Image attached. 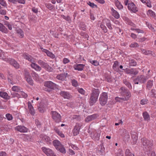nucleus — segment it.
Returning a JSON list of instances; mask_svg holds the SVG:
<instances>
[{
  "mask_svg": "<svg viewBox=\"0 0 156 156\" xmlns=\"http://www.w3.org/2000/svg\"><path fill=\"white\" fill-rule=\"evenodd\" d=\"M0 97L5 100H9L10 99V96H9L8 94L2 91H0Z\"/></svg>",
  "mask_w": 156,
  "mask_h": 156,
  "instance_id": "nucleus-23",
  "label": "nucleus"
},
{
  "mask_svg": "<svg viewBox=\"0 0 156 156\" xmlns=\"http://www.w3.org/2000/svg\"><path fill=\"white\" fill-rule=\"evenodd\" d=\"M108 98L107 93L103 92L100 95L99 100L100 104L102 106L105 105L107 103Z\"/></svg>",
  "mask_w": 156,
  "mask_h": 156,
  "instance_id": "nucleus-8",
  "label": "nucleus"
},
{
  "mask_svg": "<svg viewBox=\"0 0 156 156\" xmlns=\"http://www.w3.org/2000/svg\"><path fill=\"white\" fill-rule=\"evenodd\" d=\"M82 125L80 123H77L75 126L73 131V135L76 136L79 134L80 129Z\"/></svg>",
  "mask_w": 156,
  "mask_h": 156,
  "instance_id": "nucleus-13",
  "label": "nucleus"
},
{
  "mask_svg": "<svg viewBox=\"0 0 156 156\" xmlns=\"http://www.w3.org/2000/svg\"><path fill=\"white\" fill-rule=\"evenodd\" d=\"M147 100L143 99L140 101V104L142 105H145L147 103Z\"/></svg>",
  "mask_w": 156,
  "mask_h": 156,
  "instance_id": "nucleus-61",
  "label": "nucleus"
},
{
  "mask_svg": "<svg viewBox=\"0 0 156 156\" xmlns=\"http://www.w3.org/2000/svg\"><path fill=\"white\" fill-rule=\"evenodd\" d=\"M141 140L143 147L145 152H148L151 151L153 145V141L149 140L144 137L142 138Z\"/></svg>",
  "mask_w": 156,
  "mask_h": 156,
  "instance_id": "nucleus-3",
  "label": "nucleus"
},
{
  "mask_svg": "<svg viewBox=\"0 0 156 156\" xmlns=\"http://www.w3.org/2000/svg\"><path fill=\"white\" fill-rule=\"evenodd\" d=\"M7 58L5 53L3 52L2 50H0V59H2L5 61Z\"/></svg>",
  "mask_w": 156,
  "mask_h": 156,
  "instance_id": "nucleus-34",
  "label": "nucleus"
},
{
  "mask_svg": "<svg viewBox=\"0 0 156 156\" xmlns=\"http://www.w3.org/2000/svg\"><path fill=\"white\" fill-rule=\"evenodd\" d=\"M31 74L34 80L36 81H38L39 80L38 75L35 72L32 71Z\"/></svg>",
  "mask_w": 156,
  "mask_h": 156,
  "instance_id": "nucleus-33",
  "label": "nucleus"
},
{
  "mask_svg": "<svg viewBox=\"0 0 156 156\" xmlns=\"http://www.w3.org/2000/svg\"><path fill=\"white\" fill-rule=\"evenodd\" d=\"M138 44L136 42H134L132 43L129 46L131 48H136L138 47Z\"/></svg>",
  "mask_w": 156,
  "mask_h": 156,
  "instance_id": "nucleus-51",
  "label": "nucleus"
},
{
  "mask_svg": "<svg viewBox=\"0 0 156 156\" xmlns=\"http://www.w3.org/2000/svg\"><path fill=\"white\" fill-rule=\"evenodd\" d=\"M0 4L4 7L7 6V4L5 1L4 0H0Z\"/></svg>",
  "mask_w": 156,
  "mask_h": 156,
  "instance_id": "nucleus-57",
  "label": "nucleus"
},
{
  "mask_svg": "<svg viewBox=\"0 0 156 156\" xmlns=\"http://www.w3.org/2000/svg\"><path fill=\"white\" fill-rule=\"evenodd\" d=\"M60 94L65 99H69L72 97L69 92L65 91H62L60 93Z\"/></svg>",
  "mask_w": 156,
  "mask_h": 156,
  "instance_id": "nucleus-18",
  "label": "nucleus"
},
{
  "mask_svg": "<svg viewBox=\"0 0 156 156\" xmlns=\"http://www.w3.org/2000/svg\"><path fill=\"white\" fill-rule=\"evenodd\" d=\"M123 83L129 89H132V87L130 82H129L126 79H124L123 80Z\"/></svg>",
  "mask_w": 156,
  "mask_h": 156,
  "instance_id": "nucleus-31",
  "label": "nucleus"
},
{
  "mask_svg": "<svg viewBox=\"0 0 156 156\" xmlns=\"http://www.w3.org/2000/svg\"><path fill=\"white\" fill-rule=\"evenodd\" d=\"M46 7L50 10L52 9L54 6L51 4H47L45 5Z\"/></svg>",
  "mask_w": 156,
  "mask_h": 156,
  "instance_id": "nucleus-50",
  "label": "nucleus"
},
{
  "mask_svg": "<svg viewBox=\"0 0 156 156\" xmlns=\"http://www.w3.org/2000/svg\"><path fill=\"white\" fill-rule=\"evenodd\" d=\"M128 8L129 10H131L134 12L137 11L135 5L133 2L128 4Z\"/></svg>",
  "mask_w": 156,
  "mask_h": 156,
  "instance_id": "nucleus-19",
  "label": "nucleus"
},
{
  "mask_svg": "<svg viewBox=\"0 0 156 156\" xmlns=\"http://www.w3.org/2000/svg\"><path fill=\"white\" fill-rule=\"evenodd\" d=\"M106 80L107 82H112V78L110 76H107L106 78Z\"/></svg>",
  "mask_w": 156,
  "mask_h": 156,
  "instance_id": "nucleus-64",
  "label": "nucleus"
},
{
  "mask_svg": "<svg viewBox=\"0 0 156 156\" xmlns=\"http://www.w3.org/2000/svg\"><path fill=\"white\" fill-rule=\"evenodd\" d=\"M141 52L146 55H152V51H151L144 49H141Z\"/></svg>",
  "mask_w": 156,
  "mask_h": 156,
  "instance_id": "nucleus-29",
  "label": "nucleus"
},
{
  "mask_svg": "<svg viewBox=\"0 0 156 156\" xmlns=\"http://www.w3.org/2000/svg\"><path fill=\"white\" fill-rule=\"evenodd\" d=\"M72 119H75L77 121H80L81 120V117L79 115H73L72 118Z\"/></svg>",
  "mask_w": 156,
  "mask_h": 156,
  "instance_id": "nucleus-45",
  "label": "nucleus"
},
{
  "mask_svg": "<svg viewBox=\"0 0 156 156\" xmlns=\"http://www.w3.org/2000/svg\"><path fill=\"white\" fill-rule=\"evenodd\" d=\"M124 71L127 73L130 74H133L135 75H137L138 73V71L136 69L132 68L128 69L126 68V69H123Z\"/></svg>",
  "mask_w": 156,
  "mask_h": 156,
  "instance_id": "nucleus-14",
  "label": "nucleus"
},
{
  "mask_svg": "<svg viewBox=\"0 0 156 156\" xmlns=\"http://www.w3.org/2000/svg\"><path fill=\"white\" fill-rule=\"evenodd\" d=\"M90 62L93 65L95 66H98L99 65V62L96 60L91 61Z\"/></svg>",
  "mask_w": 156,
  "mask_h": 156,
  "instance_id": "nucleus-59",
  "label": "nucleus"
},
{
  "mask_svg": "<svg viewBox=\"0 0 156 156\" xmlns=\"http://www.w3.org/2000/svg\"><path fill=\"white\" fill-rule=\"evenodd\" d=\"M65 78V75L63 73L58 75L56 76L57 79L61 80H64Z\"/></svg>",
  "mask_w": 156,
  "mask_h": 156,
  "instance_id": "nucleus-40",
  "label": "nucleus"
},
{
  "mask_svg": "<svg viewBox=\"0 0 156 156\" xmlns=\"http://www.w3.org/2000/svg\"><path fill=\"white\" fill-rule=\"evenodd\" d=\"M16 31L20 37L22 38L24 37V33L23 31L21 29H17L16 30Z\"/></svg>",
  "mask_w": 156,
  "mask_h": 156,
  "instance_id": "nucleus-35",
  "label": "nucleus"
},
{
  "mask_svg": "<svg viewBox=\"0 0 156 156\" xmlns=\"http://www.w3.org/2000/svg\"><path fill=\"white\" fill-rule=\"evenodd\" d=\"M122 133L121 135L123 137L124 140L128 141L129 138V133L126 129H123L122 130Z\"/></svg>",
  "mask_w": 156,
  "mask_h": 156,
  "instance_id": "nucleus-15",
  "label": "nucleus"
},
{
  "mask_svg": "<svg viewBox=\"0 0 156 156\" xmlns=\"http://www.w3.org/2000/svg\"><path fill=\"white\" fill-rule=\"evenodd\" d=\"M147 79V77L144 75H139L133 80V82L135 84H137L140 83H144Z\"/></svg>",
  "mask_w": 156,
  "mask_h": 156,
  "instance_id": "nucleus-6",
  "label": "nucleus"
},
{
  "mask_svg": "<svg viewBox=\"0 0 156 156\" xmlns=\"http://www.w3.org/2000/svg\"><path fill=\"white\" fill-rule=\"evenodd\" d=\"M129 64L130 66H134L136 65V62L135 60L131 59L129 60Z\"/></svg>",
  "mask_w": 156,
  "mask_h": 156,
  "instance_id": "nucleus-43",
  "label": "nucleus"
},
{
  "mask_svg": "<svg viewBox=\"0 0 156 156\" xmlns=\"http://www.w3.org/2000/svg\"><path fill=\"white\" fill-rule=\"evenodd\" d=\"M131 137L133 140V144H135L138 139V135L136 132H132L131 133Z\"/></svg>",
  "mask_w": 156,
  "mask_h": 156,
  "instance_id": "nucleus-26",
  "label": "nucleus"
},
{
  "mask_svg": "<svg viewBox=\"0 0 156 156\" xmlns=\"http://www.w3.org/2000/svg\"><path fill=\"white\" fill-rule=\"evenodd\" d=\"M89 5L90 7H92L93 8H97L98 6L97 5L95 4H94V3L91 2L90 1H89L87 3Z\"/></svg>",
  "mask_w": 156,
  "mask_h": 156,
  "instance_id": "nucleus-52",
  "label": "nucleus"
},
{
  "mask_svg": "<svg viewBox=\"0 0 156 156\" xmlns=\"http://www.w3.org/2000/svg\"><path fill=\"white\" fill-rule=\"evenodd\" d=\"M51 114L52 118L56 123H58L61 121V117L60 115L56 111H52Z\"/></svg>",
  "mask_w": 156,
  "mask_h": 156,
  "instance_id": "nucleus-7",
  "label": "nucleus"
},
{
  "mask_svg": "<svg viewBox=\"0 0 156 156\" xmlns=\"http://www.w3.org/2000/svg\"><path fill=\"white\" fill-rule=\"evenodd\" d=\"M111 10L112 12V15L116 19H119V18L120 16L118 12L114 9L112 8Z\"/></svg>",
  "mask_w": 156,
  "mask_h": 156,
  "instance_id": "nucleus-28",
  "label": "nucleus"
},
{
  "mask_svg": "<svg viewBox=\"0 0 156 156\" xmlns=\"http://www.w3.org/2000/svg\"><path fill=\"white\" fill-rule=\"evenodd\" d=\"M38 109L40 112L41 113H43L45 110V106L43 103L41 102L38 106Z\"/></svg>",
  "mask_w": 156,
  "mask_h": 156,
  "instance_id": "nucleus-30",
  "label": "nucleus"
},
{
  "mask_svg": "<svg viewBox=\"0 0 156 156\" xmlns=\"http://www.w3.org/2000/svg\"><path fill=\"white\" fill-rule=\"evenodd\" d=\"M31 67L37 71H40L41 70V67L35 63L32 62L30 64Z\"/></svg>",
  "mask_w": 156,
  "mask_h": 156,
  "instance_id": "nucleus-25",
  "label": "nucleus"
},
{
  "mask_svg": "<svg viewBox=\"0 0 156 156\" xmlns=\"http://www.w3.org/2000/svg\"><path fill=\"white\" fill-rule=\"evenodd\" d=\"M70 62V60L66 58H64L63 59L62 62L64 64H67Z\"/></svg>",
  "mask_w": 156,
  "mask_h": 156,
  "instance_id": "nucleus-60",
  "label": "nucleus"
},
{
  "mask_svg": "<svg viewBox=\"0 0 156 156\" xmlns=\"http://www.w3.org/2000/svg\"><path fill=\"white\" fill-rule=\"evenodd\" d=\"M100 26L105 33H106L107 32V28L104 24L101 23L100 24Z\"/></svg>",
  "mask_w": 156,
  "mask_h": 156,
  "instance_id": "nucleus-48",
  "label": "nucleus"
},
{
  "mask_svg": "<svg viewBox=\"0 0 156 156\" xmlns=\"http://www.w3.org/2000/svg\"><path fill=\"white\" fill-rule=\"evenodd\" d=\"M47 56L51 57V58H55V55L51 52L49 51H48L46 53Z\"/></svg>",
  "mask_w": 156,
  "mask_h": 156,
  "instance_id": "nucleus-47",
  "label": "nucleus"
},
{
  "mask_svg": "<svg viewBox=\"0 0 156 156\" xmlns=\"http://www.w3.org/2000/svg\"><path fill=\"white\" fill-rule=\"evenodd\" d=\"M105 148L103 144H101L99 146L98 149L97 151V153L98 154L102 155L105 152Z\"/></svg>",
  "mask_w": 156,
  "mask_h": 156,
  "instance_id": "nucleus-17",
  "label": "nucleus"
},
{
  "mask_svg": "<svg viewBox=\"0 0 156 156\" xmlns=\"http://www.w3.org/2000/svg\"><path fill=\"white\" fill-rule=\"evenodd\" d=\"M6 118L8 120H11L12 119V115L8 113L6 115Z\"/></svg>",
  "mask_w": 156,
  "mask_h": 156,
  "instance_id": "nucleus-56",
  "label": "nucleus"
},
{
  "mask_svg": "<svg viewBox=\"0 0 156 156\" xmlns=\"http://www.w3.org/2000/svg\"><path fill=\"white\" fill-rule=\"evenodd\" d=\"M103 21L105 22L106 25L108 27V28L110 30H112L113 29L112 27V25L111 23V21L110 20L108 19H105L103 20Z\"/></svg>",
  "mask_w": 156,
  "mask_h": 156,
  "instance_id": "nucleus-27",
  "label": "nucleus"
},
{
  "mask_svg": "<svg viewBox=\"0 0 156 156\" xmlns=\"http://www.w3.org/2000/svg\"><path fill=\"white\" fill-rule=\"evenodd\" d=\"M147 14L148 16L153 17H154L155 16V13L154 12L150 9H149L148 11Z\"/></svg>",
  "mask_w": 156,
  "mask_h": 156,
  "instance_id": "nucleus-46",
  "label": "nucleus"
},
{
  "mask_svg": "<svg viewBox=\"0 0 156 156\" xmlns=\"http://www.w3.org/2000/svg\"><path fill=\"white\" fill-rule=\"evenodd\" d=\"M29 112L30 113V114L32 115H34L35 113V112L34 111V108L29 109Z\"/></svg>",
  "mask_w": 156,
  "mask_h": 156,
  "instance_id": "nucleus-62",
  "label": "nucleus"
},
{
  "mask_svg": "<svg viewBox=\"0 0 156 156\" xmlns=\"http://www.w3.org/2000/svg\"><path fill=\"white\" fill-rule=\"evenodd\" d=\"M115 5L119 9H123V5L118 0H115Z\"/></svg>",
  "mask_w": 156,
  "mask_h": 156,
  "instance_id": "nucleus-36",
  "label": "nucleus"
},
{
  "mask_svg": "<svg viewBox=\"0 0 156 156\" xmlns=\"http://www.w3.org/2000/svg\"><path fill=\"white\" fill-rule=\"evenodd\" d=\"M121 90V93L122 95L124 97L120 98L118 97L115 98V100L118 102H120L121 101H127L131 96V94L128 89L124 87H121L120 88Z\"/></svg>",
  "mask_w": 156,
  "mask_h": 156,
  "instance_id": "nucleus-1",
  "label": "nucleus"
},
{
  "mask_svg": "<svg viewBox=\"0 0 156 156\" xmlns=\"http://www.w3.org/2000/svg\"><path fill=\"white\" fill-rule=\"evenodd\" d=\"M78 91L79 93L83 95H84L85 94V91L82 88L78 89Z\"/></svg>",
  "mask_w": 156,
  "mask_h": 156,
  "instance_id": "nucleus-58",
  "label": "nucleus"
},
{
  "mask_svg": "<svg viewBox=\"0 0 156 156\" xmlns=\"http://www.w3.org/2000/svg\"><path fill=\"white\" fill-rule=\"evenodd\" d=\"M12 90L13 91L17 92H19L21 90V88L20 87L16 86H13L12 88Z\"/></svg>",
  "mask_w": 156,
  "mask_h": 156,
  "instance_id": "nucleus-44",
  "label": "nucleus"
},
{
  "mask_svg": "<svg viewBox=\"0 0 156 156\" xmlns=\"http://www.w3.org/2000/svg\"><path fill=\"white\" fill-rule=\"evenodd\" d=\"M24 56L25 58L26 59L31 62V63L34 62V58L31 57V56L27 54H26L24 55Z\"/></svg>",
  "mask_w": 156,
  "mask_h": 156,
  "instance_id": "nucleus-37",
  "label": "nucleus"
},
{
  "mask_svg": "<svg viewBox=\"0 0 156 156\" xmlns=\"http://www.w3.org/2000/svg\"><path fill=\"white\" fill-rule=\"evenodd\" d=\"M41 149L48 156H56L52 150L49 148H47L45 147H43L41 148Z\"/></svg>",
  "mask_w": 156,
  "mask_h": 156,
  "instance_id": "nucleus-11",
  "label": "nucleus"
},
{
  "mask_svg": "<svg viewBox=\"0 0 156 156\" xmlns=\"http://www.w3.org/2000/svg\"><path fill=\"white\" fill-rule=\"evenodd\" d=\"M15 130L21 133H26L28 131V129L23 126L19 125L15 128Z\"/></svg>",
  "mask_w": 156,
  "mask_h": 156,
  "instance_id": "nucleus-16",
  "label": "nucleus"
},
{
  "mask_svg": "<svg viewBox=\"0 0 156 156\" xmlns=\"http://www.w3.org/2000/svg\"><path fill=\"white\" fill-rule=\"evenodd\" d=\"M40 137L42 140L45 142L47 144H51L52 140L48 136L41 134L40 135Z\"/></svg>",
  "mask_w": 156,
  "mask_h": 156,
  "instance_id": "nucleus-12",
  "label": "nucleus"
},
{
  "mask_svg": "<svg viewBox=\"0 0 156 156\" xmlns=\"http://www.w3.org/2000/svg\"><path fill=\"white\" fill-rule=\"evenodd\" d=\"M23 74L25 78L31 76L29 70L26 69H24Z\"/></svg>",
  "mask_w": 156,
  "mask_h": 156,
  "instance_id": "nucleus-42",
  "label": "nucleus"
},
{
  "mask_svg": "<svg viewBox=\"0 0 156 156\" xmlns=\"http://www.w3.org/2000/svg\"><path fill=\"white\" fill-rule=\"evenodd\" d=\"M61 17L69 22H70L71 21V18L69 16L66 17L64 15H61Z\"/></svg>",
  "mask_w": 156,
  "mask_h": 156,
  "instance_id": "nucleus-49",
  "label": "nucleus"
},
{
  "mask_svg": "<svg viewBox=\"0 0 156 156\" xmlns=\"http://www.w3.org/2000/svg\"><path fill=\"white\" fill-rule=\"evenodd\" d=\"M153 86V80H149L147 83L146 87L149 90H150Z\"/></svg>",
  "mask_w": 156,
  "mask_h": 156,
  "instance_id": "nucleus-41",
  "label": "nucleus"
},
{
  "mask_svg": "<svg viewBox=\"0 0 156 156\" xmlns=\"http://www.w3.org/2000/svg\"><path fill=\"white\" fill-rule=\"evenodd\" d=\"M98 116L97 114H94L87 117L85 119V121L88 122L96 119Z\"/></svg>",
  "mask_w": 156,
  "mask_h": 156,
  "instance_id": "nucleus-21",
  "label": "nucleus"
},
{
  "mask_svg": "<svg viewBox=\"0 0 156 156\" xmlns=\"http://www.w3.org/2000/svg\"><path fill=\"white\" fill-rule=\"evenodd\" d=\"M37 62L42 67L48 71L52 72L53 71V69L48 64L44 62L43 61L39 60Z\"/></svg>",
  "mask_w": 156,
  "mask_h": 156,
  "instance_id": "nucleus-9",
  "label": "nucleus"
},
{
  "mask_svg": "<svg viewBox=\"0 0 156 156\" xmlns=\"http://www.w3.org/2000/svg\"><path fill=\"white\" fill-rule=\"evenodd\" d=\"M5 61L12 65L15 68L18 69L19 67V65L17 62L12 58H7Z\"/></svg>",
  "mask_w": 156,
  "mask_h": 156,
  "instance_id": "nucleus-10",
  "label": "nucleus"
},
{
  "mask_svg": "<svg viewBox=\"0 0 156 156\" xmlns=\"http://www.w3.org/2000/svg\"><path fill=\"white\" fill-rule=\"evenodd\" d=\"M148 95L150 98H156V91L155 90L153 89H152L148 93Z\"/></svg>",
  "mask_w": 156,
  "mask_h": 156,
  "instance_id": "nucleus-24",
  "label": "nucleus"
},
{
  "mask_svg": "<svg viewBox=\"0 0 156 156\" xmlns=\"http://www.w3.org/2000/svg\"><path fill=\"white\" fill-rule=\"evenodd\" d=\"M99 93V89H94L92 90L89 100V103L90 106L93 105L97 101Z\"/></svg>",
  "mask_w": 156,
  "mask_h": 156,
  "instance_id": "nucleus-2",
  "label": "nucleus"
},
{
  "mask_svg": "<svg viewBox=\"0 0 156 156\" xmlns=\"http://www.w3.org/2000/svg\"><path fill=\"white\" fill-rule=\"evenodd\" d=\"M143 115L145 120L148 121L149 120L150 116L147 112H144L143 113Z\"/></svg>",
  "mask_w": 156,
  "mask_h": 156,
  "instance_id": "nucleus-38",
  "label": "nucleus"
},
{
  "mask_svg": "<svg viewBox=\"0 0 156 156\" xmlns=\"http://www.w3.org/2000/svg\"><path fill=\"white\" fill-rule=\"evenodd\" d=\"M0 31L5 33H8V30L3 24L0 23Z\"/></svg>",
  "mask_w": 156,
  "mask_h": 156,
  "instance_id": "nucleus-32",
  "label": "nucleus"
},
{
  "mask_svg": "<svg viewBox=\"0 0 156 156\" xmlns=\"http://www.w3.org/2000/svg\"><path fill=\"white\" fill-rule=\"evenodd\" d=\"M85 66V65L83 64H78L75 65L74 66V68L75 69L77 70L78 71H82Z\"/></svg>",
  "mask_w": 156,
  "mask_h": 156,
  "instance_id": "nucleus-22",
  "label": "nucleus"
},
{
  "mask_svg": "<svg viewBox=\"0 0 156 156\" xmlns=\"http://www.w3.org/2000/svg\"><path fill=\"white\" fill-rule=\"evenodd\" d=\"M118 65V62L117 61H115L114 62V64L112 66V68L113 69H114Z\"/></svg>",
  "mask_w": 156,
  "mask_h": 156,
  "instance_id": "nucleus-63",
  "label": "nucleus"
},
{
  "mask_svg": "<svg viewBox=\"0 0 156 156\" xmlns=\"http://www.w3.org/2000/svg\"><path fill=\"white\" fill-rule=\"evenodd\" d=\"M72 83L73 86L75 87H76L78 86V83L77 81L74 79L72 80Z\"/></svg>",
  "mask_w": 156,
  "mask_h": 156,
  "instance_id": "nucleus-54",
  "label": "nucleus"
},
{
  "mask_svg": "<svg viewBox=\"0 0 156 156\" xmlns=\"http://www.w3.org/2000/svg\"><path fill=\"white\" fill-rule=\"evenodd\" d=\"M44 85L47 87L44 88V90L48 92L51 90H54L56 87L57 85L55 83L51 81H47L44 82Z\"/></svg>",
  "mask_w": 156,
  "mask_h": 156,
  "instance_id": "nucleus-5",
  "label": "nucleus"
},
{
  "mask_svg": "<svg viewBox=\"0 0 156 156\" xmlns=\"http://www.w3.org/2000/svg\"><path fill=\"white\" fill-rule=\"evenodd\" d=\"M52 144L55 149L63 154L66 153V150L64 146L58 140H55L52 141Z\"/></svg>",
  "mask_w": 156,
  "mask_h": 156,
  "instance_id": "nucleus-4",
  "label": "nucleus"
},
{
  "mask_svg": "<svg viewBox=\"0 0 156 156\" xmlns=\"http://www.w3.org/2000/svg\"><path fill=\"white\" fill-rule=\"evenodd\" d=\"M126 21L127 23L132 27H134L135 26V24L133 23L129 19H126Z\"/></svg>",
  "mask_w": 156,
  "mask_h": 156,
  "instance_id": "nucleus-53",
  "label": "nucleus"
},
{
  "mask_svg": "<svg viewBox=\"0 0 156 156\" xmlns=\"http://www.w3.org/2000/svg\"><path fill=\"white\" fill-rule=\"evenodd\" d=\"M25 78L28 83L31 86H33V81L31 76Z\"/></svg>",
  "mask_w": 156,
  "mask_h": 156,
  "instance_id": "nucleus-39",
  "label": "nucleus"
},
{
  "mask_svg": "<svg viewBox=\"0 0 156 156\" xmlns=\"http://www.w3.org/2000/svg\"><path fill=\"white\" fill-rule=\"evenodd\" d=\"M125 154L126 156H132V153L130 152V150L128 149L126 150Z\"/></svg>",
  "mask_w": 156,
  "mask_h": 156,
  "instance_id": "nucleus-55",
  "label": "nucleus"
},
{
  "mask_svg": "<svg viewBox=\"0 0 156 156\" xmlns=\"http://www.w3.org/2000/svg\"><path fill=\"white\" fill-rule=\"evenodd\" d=\"M20 136L25 141H30L33 139L32 136L30 135L23 134Z\"/></svg>",
  "mask_w": 156,
  "mask_h": 156,
  "instance_id": "nucleus-20",
  "label": "nucleus"
}]
</instances>
